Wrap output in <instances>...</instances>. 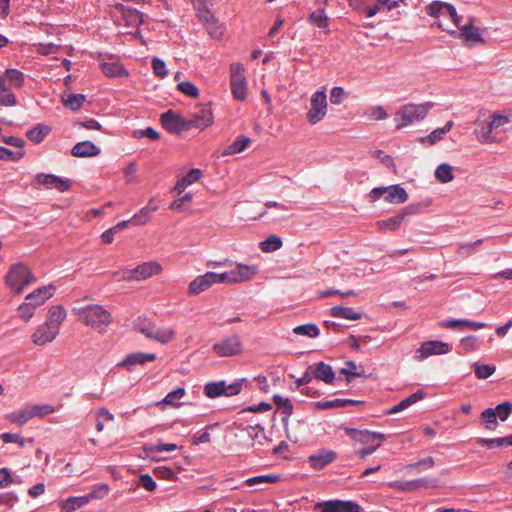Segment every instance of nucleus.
Instances as JSON below:
<instances>
[{"label": "nucleus", "mask_w": 512, "mask_h": 512, "mask_svg": "<svg viewBox=\"0 0 512 512\" xmlns=\"http://www.w3.org/2000/svg\"><path fill=\"white\" fill-rule=\"evenodd\" d=\"M73 312L86 326L99 331H106V327L112 322V316L108 310L101 305H86L74 307Z\"/></svg>", "instance_id": "f257e3e1"}, {"label": "nucleus", "mask_w": 512, "mask_h": 512, "mask_svg": "<svg viewBox=\"0 0 512 512\" xmlns=\"http://www.w3.org/2000/svg\"><path fill=\"white\" fill-rule=\"evenodd\" d=\"M33 282H35L34 275L23 263L13 264L5 276V284L13 294H21Z\"/></svg>", "instance_id": "f03ea898"}, {"label": "nucleus", "mask_w": 512, "mask_h": 512, "mask_svg": "<svg viewBox=\"0 0 512 512\" xmlns=\"http://www.w3.org/2000/svg\"><path fill=\"white\" fill-rule=\"evenodd\" d=\"M433 106L434 103L432 102L422 104L409 103L401 106L396 114L397 118L395 120L398 121L396 128L400 130L416 121L424 119Z\"/></svg>", "instance_id": "7ed1b4c3"}, {"label": "nucleus", "mask_w": 512, "mask_h": 512, "mask_svg": "<svg viewBox=\"0 0 512 512\" xmlns=\"http://www.w3.org/2000/svg\"><path fill=\"white\" fill-rule=\"evenodd\" d=\"M475 18L469 17L468 22L464 25L459 24L457 26L459 28V31H456L454 29L450 30L446 27H444L442 21H436L434 25H436L438 28L446 31L451 36L461 39L466 45L471 43H483L484 39L482 37V33L480 28L474 26Z\"/></svg>", "instance_id": "20e7f679"}, {"label": "nucleus", "mask_w": 512, "mask_h": 512, "mask_svg": "<svg viewBox=\"0 0 512 512\" xmlns=\"http://www.w3.org/2000/svg\"><path fill=\"white\" fill-rule=\"evenodd\" d=\"M508 123V116L494 113L490 116L489 120L483 122L481 128L476 129L474 133L480 143H494L496 142L494 133H498Z\"/></svg>", "instance_id": "39448f33"}, {"label": "nucleus", "mask_w": 512, "mask_h": 512, "mask_svg": "<svg viewBox=\"0 0 512 512\" xmlns=\"http://www.w3.org/2000/svg\"><path fill=\"white\" fill-rule=\"evenodd\" d=\"M230 87L236 100H246L248 84L245 77V68L241 63L235 62L230 65Z\"/></svg>", "instance_id": "423d86ee"}, {"label": "nucleus", "mask_w": 512, "mask_h": 512, "mask_svg": "<svg viewBox=\"0 0 512 512\" xmlns=\"http://www.w3.org/2000/svg\"><path fill=\"white\" fill-rule=\"evenodd\" d=\"M328 103L324 90L314 92L310 98V108L306 114V119L311 125L322 121L327 115Z\"/></svg>", "instance_id": "0eeeda50"}, {"label": "nucleus", "mask_w": 512, "mask_h": 512, "mask_svg": "<svg viewBox=\"0 0 512 512\" xmlns=\"http://www.w3.org/2000/svg\"><path fill=\"white\" fill-rule=\"evenodd\" d=\"M109 487L106 484L98 486L97 491H91L85 496L69 497L68 499L61 502L62 512H73L78 508H81L89 503L90 500L96 498H102L107 495Z\"/></svg>", "instance_id": "6e6552de"}, {"label": "nucleus", "mask_w": 512, "mask_h": 512, "mask_svg": "<svg viewBox=\"0 0 512 512\" xmlns=\"http://www.w3.org/2000/svg\"><path fill=\"white\" fill-rule=\"evenodd\" d=\"M242 382L243 380H237L230 385H227L225 381L209 382L204 386V394L208 398L237 395L242 389Z\"/></svg>", "instance_id": "1a4fd4ad"}, {"label": "nucleus", "mask_w": 512, "mask_h": 512, "mask_svg": "<svg viewBox=\"0 0 512 512\" xmlns=\"http://www.w3.org/2000/svg\"><path fill=\"white\" fill-rule=\"evenodd\" d=\"M359 434V440L366 445L356 451V455L360 460H364L367 456L374 453L385 440V435L379 432L361 431Z\"/></svg>", "instance_id": "9d476101"}, {"label": "nucleus", "mask_w": 512, "mask_h": 512, "mask_svg": "<svg viewBox=\"0 0 512 512\" xmlns=\"http://www.w3.org/2000/svg\"><path fill=\"white\" fill-rule=\"evenodd\" d=\"M426 12L428 15L437 18L438 21H441V17L449 18L455 26H459L462 21V17L457 14L455 7L449 3L433 1L427 6Z\"/></svg>", "instance_id": "9b49d317"}, {"label": "nucleus", "mask_w": 512, "mask_h": 512, "mask_svg": "<svg viewBox=\"0 0 512 512\" xmlns=\"http://www.w3.org/2000/svg\"><path fill=\"white\" fill-rule=\"evenodd\" d=\"M162 271V267L158 262H145L138 265L132 270H126L123 272L122 279L124 280H145L153 275H157Z\"/></svg>", "instance_id": "f8f14e48"}, {"label": "nucleus", "mask_w": 512, "mask_h": 512, "mask_svg": "<svg viewBox=\"0 0 512 512\" xmlns=\"http://www.w3.org/2000/svg\"><path fill=\"white\" fill-rule=\"evenodd\" d=\"M213 351L220 357H232L242 353L243 346L238 335L229 336L213 345Z\"/></svg>", "instance_id": "ddd939ff"}, {"label": "nucleus", "mask_w": 512, "mask_h": 512, "mask_svg": "<svg viewBox=\"0 0 512 512\" xmlns=\"http://www.w3.org/2000/svg\"><path fill=\"white\" fill-rule=\"evenodd\" d=\"M451 351V345L442 341L432 340L422 343L416 350V358L423 360L431 355L447 354Z\"/></svg>", "instance_id": "4468645a"}, {"label": "nucleus", "mask_w": 512, "mask_h": 512, "mask_svg": "<svg viewBox=\"0 0 512 512\" xmlns=\"http://www.w3.org/2000/svg\"><path fill=\"white\" fill-rule=\"evenodd\" d=\"M391 487L397 488L404 492H412L419 489H429L436 488L439 486V480L437 478H418L414 480L404 481V482H392L390 483Z\"/></svg>", "instance_id": "2eb2a0df"}, {"label": "nucleus", "mask_w": 512, "mask_h": 512, "mask_svg": "<svg viewBox=\"0 0 512 512\" xmlns=\"http://www.w3.org/2000/svg\"><path fill=\"white\" fill-rule=\"evenodd\" d=\"M160 121L162 126L170 133L179 134L185 129H189L186 119L175 114L172 110L161 114Z\"/></svg>", "instance_id": "dca6fc26"}, {"label": "nucleus", "mask_w": 512, "mask_h": 512, "mask_svg": "<svg viewBox=\"0 0 512 512\" xmlns=\"http://www.w3.org/2000/svg\"><path fill=\"white\" fill-rule=\"evenodd\" d=\"M320 512H361L358 504L352 501L330 500L316 505Z\"/></svg>", "instance_id": "f3484780"}, {"label": "nucleus", "mask_w": 512, "mask_h": 512, "mask_svg": "<svg viewBox=\"0 0 512 512\" xmlns=\"http://www.w3.org/2000/svg\"><path fill=\"white\" fill-rule=\"evenodd\" d=\"M189 128L195 127L205 129L213 123V114L210 106L202 105L191 114V118L187 120Z\"/></svg>", "instance_id": "a211bd4d"}, {"label": "nucleus", "mask_w": 512, "mask_h": 512, "mask_svg": "<svg viewBox=\"0 0 512 512\" xmlns=\"http://www.w3.org/2000/svg\"><path fill=\"white\" fill-rule=\"evenodd\" d=\"M58 334V327L51 326L47 322H44L38 326L31 338L35 345L43 346L46 343L52 342Z\"/></svg>", "instance_id": "6ab92c4d"}, {"label": "nucleus", "mask_w": 512, "mask_h": 512, "mask_svg": "<svg viewBox=\"0 0 512 512\" xmlns=\"http://www.w3.org/2000/svg\"><path fill=\"white\" fill-rule=\"evenodd\" d=\"M231 272L233 284H238L252 280L259 273V267L255 264L236 263Z\"/></svg>", "instance_id": "aec40b11"}, {"label": "nucleus", "mask_w": 512, "mask_h": 512, "mask_svg": "<svg viewBox=\"0 0 512 512\" xmlns=\"http://www.w3.org/2000/svg\"><path fill=\"white\" fill-rule=\"evenodd\" d=\"M337 457V454L333 450L321 449L308 457V462L314 470H322L327 465L332 463Z\"/></svg>", "instance_id": "412c9836"}, {"label": "nucleus", "mask_w": 512, "mask_h": 512, "mask_svg": "<svg viewBox=\"0 0 512 512\" xmlns=\"http://www.w3.org/2000/svg\"><path fill=\"white\" fill-rule=\"evenodd\" d=\"M413 212V207L407 206L403 208L397 215L385 219L379 220L376 222V227L381 232H386L388 230L395 231L399 229L405 217Z\"/></svg>", "instance_id": "4be33fe9"}, {"label": "nucleus", "mask_w": 512, "mask_h": 512, "mask_svg": "<svg viewBox=\"0 0 512 512\" xmlns=\"http://www.w3.org/2000/svg\"><path fill=\"white\" fill-rule=\"evenodd\" d=\"M156 359V354L146 352L131 353L122 360L118 366L133 370L137 365H144L147 362H152Z\"/></svg>", "instance_id": "5701e85b"}, {"label": "nucleus", "mask_w": 512, "mask_h": 512, "mask_svg": "<svg viewBox=\"0 0 512 512\" xmlns=\"http://www.w3.org/2000/svg\"><path fill=\"white\" fill-rule=\"evenodd\" d=\"M38 183L46 186L47 188H56L61 192L70 189V182L67 179H62L53 174L40 173L36 176Z\"/></svg>", "instance_id": "b1692460"}, {"label": "nucleus", "mask_w": 512, "mask_h": 512, "mask_svg": "<svg viewBox=\"0 0 512 512\" xmlns=\"http://www.w3.org/2000/svg\"><path fill=\"white\" fill-rule=\"evenodd\" d=\"M439 325L443 328H450L455 330H479L486 327V324L483 322H475L468 319H446L441 321Z\"/></svg>", "instance_id": "393cba45"}, {"label": "nucleus", "mask_w": 512, "mask_h": 512, "mask_svg": "<svg viewBox=\"0 0 512 512\" xmlns=\"http://www.w3.org/2000/svg\"><path fill=\"white\" fill-rule=\"evenodd\" d=\"M116 10L121 13L122 19L128 27H138L143 23V14L129 7H125L123 4H117Z\"/></svg>", "instance_id": "a878e982"}, {"label": "nucleus", "mask_w": 512, "mask_h": 512, "mask_svg": "<svg viewBox=\"0 0 512 512\" xmlns=\"http://www.w3.org/2000/svg\"><path fill=\"white\" fill-rule=\"evenodd\" d=\"M214 284L211 272H207L204 275L196 277L188 286V293L190 295H198L203 291H206Z\"/></svg>", "instance_id": "bb28decb"}, {"label": "nucleus", "mask_w": 512, "mask_h": 512, "mask_svg": "<svg viewBox=\"0 0 512 512\" xmlns=\"http://www.w3.org/2000/svg\"><path fill=\"white\" fill-rule=\"evenodd\" d=\"M55 287L53 285H47L34 290L32 293L26 296V300H29L37 308L42 305L46 300L54 295Z\"/></svg>", "instance_id": "cd10ccee"}, {"label": "nucleus", "mask_w": 512, "mask_h": 512, "mask_svg": "<svg viewBox=\"0 0 512 512\" xmlns=\"http://www.w3.org/2000/svg\"><path fill=\"white\" fill-rule=\"evenodd\" d=\"M100 148L91 141H82L73 146L71 154L75 157H95L100 154Z\"/></svg>", "instance_id": "c85d7f7f"}, {"label": "nucleus", "mask_w": 512, "mask_h": 512, "mask_svg": "<svg viewBox=\"0 0 512 512\" xmlns=\"http://www.w3.org/2000/svg\"><path fill=\"white\" fill-rule=\"evenodd\" d=\"M399 5V1L396 0H376V2L372 6L365 7L363 5V9L360 11L364 13L367 17L371 18L375 16L378 12L381 11H390L393 8Z\"/></svg>", "instance_id": "c756f323"}, {"label": "nucleus", "mask_w": 512, "mask_h": 512, "mask_svg": "<svg viewBox=\"0 0 512 512\" xmlns=\"http://www.w3.org/2000/svg\"><path fill=\"white\" fill-rule=\"evenodd\" d=\"M55 412V408L49 404L25 405L18 411L17 416H45Z\"/></svg>", "instance_id": "7c9ffc66"}, {"label": "nucleus", "mask_w": 512, "mask_h": 512, "mask_svg": "<svg viewBox=\"0 0 512 512\" xmlns=\"http://www.w3.org/2000/svg\"><path fill=\"white\" fill-rule=\"evenodd\" d=\"M385 200L393 204H402L407 201L408 194L404 188L399 185L386 187Z\"/></svg>", "instance_id": "2f4dec72"}, {"label": "nucleus", "mask_w": 512, "mask_h": 512, "mask_svg": "<svg viewBox=\"0 0 512 512\" xmlns=\"http://www.w3.org/2000/svg\"><path fill=\"white\" fill-rule=\"evenodd\" d=\"M314 377L327 384H332L335 379V373L329 364L319 362L315 365Z\"/></svg>", "instance_id": "473e14b6"}, {"label": "nucleus", "mask_w": 512, "mask_h": 512, "mask_svg": "<svg viewBox=\"0 0 512 512\" xmlns=\"http://www.w3.org/2000/svg\"><path fill=\"white\" fill-rule=\"evenodd\" d=\"M453 127V122L448 121L443 127L437 128L433 130L428 136L420 139L421 143H428L429 145H434L440 140H442L447 132H449Z\"/></svg>", "instance_id": "72a5a7b5"}, {"label": "nucleus", "mask_w": 512, "mask_h": 512, "mask_svg": "<svg viewBox=\"0 0 512 512\" xmlns=\"http://www.w3.org/2000/svg\"><path fill=\"white\" fill-rule=\"evenodd\" d=\"M512 413V402L505 401L494 408H487L480 413L482 417L509 416Z\"/></svg>", "instance_id": "f704fd0d"}, {"label": "nucleus", "mask_w": 512, "mask_h": 512, "mask_svg": "<svg viewBox=\"0 0 512 512\" xmlns=\"http://www.w3.org/2000/svg\"><path fill=\"white\" fill-rule=\"evenodd\" d=\"M330 314L335 318H343L347 320H359L362 317V313L356 312L351 307L334 306L330 310Z\"/></svg>", "instance_id": "c9c22d12"}, {"label": "nucleus", "mask_w": 512, "mask_h": 512, "mask_svg": "<svg viewBox=\"0 0 512 512\" xmlns=\"http://www.w3.org/2000/svg\"><path fill=\"white\" fill-rule=\"evenodd\" d=\"M251 139L244 135H239L236 139L223 151L222 155H233L244 151L250 144Z\"/></svg>", "instance_id": "e433bc0d"}, {"label": "nucleus", "mask_w": 512, "mask_h": 512, "mask_svg": "<svg viewBox=\"0 0 512 512\" xmlns=\"http://www.w3.org/2000/svg\"><path fill=\"white\" fill-rule=\"evenodd\" d=\"M66 319V311L61 306H54L50 308L48 318L45 322L51 326L58 327L60 331V325Z\"/></svg>", "instance_id": "4c0bfd02"}, {"label": "nucleus", "mask_w": 512, "mask_h": 512, "mask_svg": "<svg viewBox=\"0 0 512 512\" xmlns=\"http://www.w3.org/2000/svg\"><path fill=\"white\" fill-rule=\"evenodd\" d=\"M309 22L318 28L326 29L329 25L328 17L323 8H317L309 15Z\"/></svg>", "instance_id": "58836bf2"}, {"label": "nucleus", "mask_w": 512, "mask_h": 512, "mask_svg": "<svg viewBox=\"0 0 512 512\" xmlns=\"http://www.w3.org/2000/svg\"><path fill=\"white\" fill-rule=\"evenodd\" d=\"M435 462L434 459L431 456H428L426 458H423L417 462L407 464L405 466V469L407 471H414L417 473H421L423 471L430 470L434 467Z\"/></svg>", "instance_id": "ea45409f"}, {"label": "nucleus", "mask_w": 512, "mask_h": 512, "mask_svg": "<svg viewBox=\"0 0 512 512\" xmlns=\"http://www.w3.org/2000/svg\"><path fill=\"white\" fill-rule=\"evenodd\" d=\"M49 132H50V128L48 126L38 124L33 129L29 130L26 133V136L32 142L39 144L44 140V138L48 135Z\"/></svg>", "instance_id": "a19ab883"}, {"label": "nucleus", "mask_w": 512, "mask_h": 512, "mask_svg": "<svg viewBox=\"0 0 512 512\" xmlns=\"http://www.w3.org/2000/svg\"><path fill=\"white\" fill-rule=\"evenodd\" d=\"M176 332L172 327H157L153 340L167 344L175 338Z\"/></svg>", "instance_id": "79ce46f5"}, {"label": "nucleus", "mask_w": 512, "mask_h": 512, "mask_svg": "<svg viewBox=\"0 0 512 512\" xmlns=\"http://www.w3.org/2000/svg\"><path fill=\"white\" fill-rule=\"evenodd\" d=\"M4 77L11 87L21 88L24 84V74L18 69H7Z\"/></svg>", "instance_id": "37998d69"}, {"label": "nucleus", "mask_w": 512, "mask_h": 512, "mask_svg": "<svg viewBox=\"0 0 512 512\" xmlns=\"http://www.w3.org/2000/svg\"><path fill=\"white\" fill-rule=\"evenodd\" d=\"M435 178L443 184L451 182L454 178L452 167L447 163L439 165L435 170Z\"/></svg>", "instance_id": "c03bdc74"}, {"label": "nucleus", "mask_w": 512, "mask_h": 512, "mask_svg": "<svg viewBox=\"0 0 512 512\" xmlns=\"http://www.w3.org/2000/svg\"><path fill=\"white\" fill-rule=\"evenodd\" d=\"M65 107L72 111H77L85 101V95L83 94H68L62 98Z\"/></svg>", "instance_id": "a18cd8bd"}, {"label": "nucleus", "mask_w": 512, "mask_h": 512, "mask_svg": "<svg viewBox=\"0 0 512 512\" xmlns=\"http://www.w3.org/2000/svg\"><path fill=\"white\" fill-rule=\"evenodd\" d=\"M340 372L346 376L347 382H350L355 377L364 376V371H359L356 363L352 360L346 361L345 366L341 368Z\"/></svg>", "instance_id": "49530a36"}, {"label": "nucleus", "mask_w": 512, "mask_h": 512, "mask_svg": "<svg viewBox=\"0 0 512 512\" xmlns=\"http://www.w3.org/2000/svg\"><path fill=\"white\" fill-rule=\"evenodd\" d=\"M356 401L349 400V399H333V400H326V401H319L316 403V407L319 409H332V408H338V407H344L347 405L356 404Z\"/></svg>", "instance_id": "de8ad7c7"}, {"label": "nucleus", "mask_w": 512, "mask_h": 512, "mask_svg": "<svg viewBox=\"0 0 512 512\" xmlns=\"http://www.w3.org/2000/svg\"><path fill=\"white\" fill-rule=\"evenodd\" d=\"M157 209L158 207H143L131 218L132 223L135 225H143L147 223L151 218V214Z\"/></svg>", "instance_id": "09e8293b"}, {"label": "nucleus", "mask_w": 512, "mask_h": 512, "mask_svg": "<svg viewBox=\"0 0 512 512\" xmlns=\"http://www.w3.org/2000/svg\"><path fill=\"white\" fill-rule=\"evenodd\" d=\"M282 247V240L276 235H271L260 243V248L264 252H274Z\"/></svg>", "instance_id": "8fccbe9b"}, {"label": "nucleus", "mask_w": 512, "mask_h": 512, "mask_svg": "<svg viewBox=\"0 0 512 512\" xmlns=\"http://www.w3.org/2000/svg\"><path fill=\"white\" fill-rule=\"evenodd\" d=\"M293 332L297 335L308 336L310 338H316L319 335L320 330L315 324L309 323V324L296 326L293 329Z\"/></svg>", "instance_id": "3c124183"}, {"label": "nucleus", "mask_w": 512, "mask_h": 512, "mask_svg": "<svg viewBox=\"0 0 512 512\" xmlns=\"http://www.w3.org/2000/svg\"><path fill=\"white\" fill-rule=\"evenodd\" d=\"M274 404L277 406L278 411L284 415H291L293 412V406L288 398H283L280 395L273 396Z\"/></svg>", "instance_id": "603ef678"}, {"label": "nucleus", "mask_w": 512, "mask_h": 512, "mask_svg": "<svg viewBox=\"0 0 512 512\" xmlns=\"http://www.w3.org/2000/svg\"><path fill=\"white\" fill-rule=\"evenodd\" d=\"M280 479L279 475L275 474H268V475H259L255 477H251L246 480V484L248 486H254L257 484H263V483H274L277 482Z\"/></svg>", "instance_id": "864d4df0"}, {"label": "nucleus", "mask_w": 512, "mask_h": 512, "mask_svg": "<svg viewBox=\"0 0 512 512\" xmlns=\"http://www.w3.org/2000/svg\"><path fill=\"white\" fill-rule=\"evenodd\" d=\"M177 89L192 98H197L199 96L198 88L190 81H182L177 84Z\"/></svg>", "instance_id": "5fc2aeb1"}, {"label": "nucleus", "mask_w": 512, "mask_h": 512, "mask_svg": "<svg viewBox=\"0 0 512 512\" xmlns=\"http://www.w3.org/2000/svg\"><path fill=\"white\" fill-rule=\"evenodd\" d=\"M184 395H185L184 388L178 387L177 389L169 392L166 395V397L162 400V403H164L166 405H172V406L178 407L179 403H177L176 401L181 399Z\"/></svg>", "instance_id": "6e6d98bb"}, {"label": "nucleus", "mask_w": 512, "mask_h": 512, "mask_svg": "<svg viewBox=\"0 0 512 512\" xmlns=\"http://www.w3.org/2000/svg\"><path fill=\"white\" fill-rule=\"evenodd\" d=\"M177 449V445L174 443H156L145 447V451L150 453H161V452H172Z\"/></svg>", "instance_id": "4d7b16f0"}, {"label": "nucleus", "mask_w": 512, "mask_h": 512, "mask_svg": "<svg viewBox=\"0 0 512 512\" xmlns=\"http://www.w3.org/2000/svg\"><path fill=\"white\" fill-rule=\"evenodd\" d=\"M35 309L36 307L34 306V304H32V302H30L29 300L25 299V302L18 307V312L20 317L27 322L34 315Z\"/></svg>", "instance_id": "13d9d810"}, {"label": "nucleus", "mask_w": 512, "mask_h": 512, "mask_svg": "<svg viewBox=\"0 0 512 512\" xmlns=\"http://www.w3.org/2000/svg\"><path fill=\"white\" fill-rule=\"evenodd\" d=\"M151 65L154 74L159 78H164L167 75L166 64L163 60L154 57L151 60Z\"/></svg>", "instance_id": "bf43d9fd"}, {"label": "nucleus", "mask_w": 512, "mask_h": 512, "mask_svg": "<svg viewBox=\"0 0 512 512\" xmlns=\"http://www.w3.org/2000/svg\"><path fill=\"white\" fill-rule=\"evenodd\" d=\"M474 371L479 379H486L495 372V366L474 364Z\"/></svg>", "instance_id": "052dcab7"}, {"label": "nucleus", "mask_w": 512, "mask_h": 512, "mask_svg": "<svg viewBox=\"0 0 512 512\" xmlns=\"http://www.w3.org/2000/svg\"><path fill=\"white\" fill-rule=\"evenodd\" d=\"M271 409V405L267 402H260L259 404L248 405L240 411V413H264Z\"/></svg>", "instance_id": "680f3d73"}, {"label": "nucleus", "mask_w": 512, "mask_h": 512, "mask_svg": "<svg viewBox=\"0 0 512 512\" xmlns=\"http://www.w3.org/2000/svg\"><path fill=\"white\" fill-rule=\"evenodd\" d=\"M192 201V194L186 193L184 196L175 199L170 204V209L176 212H181L186 204L191 203Z\"/></svg>", "instance_id": "e2e57ef3"}, {"label": "nucleus", "mask_w": 512, "mask_h": 512, "mask_svg": "<svg viewBox=\"0 0 512 512\" xmlns=\"http://www.w3.org/2000/svg\"><path fill=\"white\" fill-rule=\"evenodd\" d=\"M123 68L115 63H103L102 72L108 77L120 76Z\"/></svg>", "instance_id": "0e129e2a"}, {"label": "nucleus", "mask_w": 512, "mask_h": 512, "mask_svg": "<svg viewBox=\"0 0 512 512\" xmlns=\"http://www.w3.org/2000/svg\"><path fill=\"white\" fill-rule=\"evenodd\" d=\"M211 276L213 278L214 284L225 283V284L233 285V278H232L231 270L227 271V272H223V273L211 272Z\"/></svg>", "instance_id": "69168bd1"}, {"label": "nucleus", "mask_w": 512, "mask_h": 512, "mask_svg": "<svg viewBox=\"0 0 512 512\" xmlns=\"http://www.w3.org/2000/svg\"><path fill=\"white\" fill-rule=\"evenodd\" d=\"M16 104L17 99L11 89L0 92V106H15Z\"/></svg>", "instance_id": "338daca9"}, {"label": "nucleus", "mask_w": 512, "mask_h": 512, "mask_svg": "<svg viewBox=\"0 0 512 512\" xmlns=\"http://www.w3.org/2000/svg\"><path fill=\"white\" fill-rule=\"evenodd\" d=\"M374 157L379 159L386 167L396 172V165L391 156L384 154L382 150H376L374 152Z\"/></svg>", "instance_id": "774afa93"}]
</instances>
